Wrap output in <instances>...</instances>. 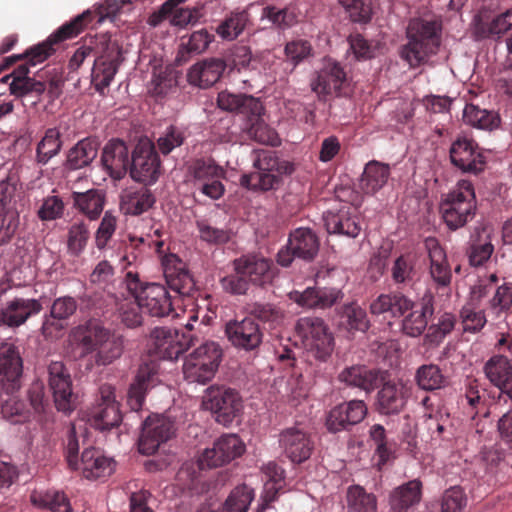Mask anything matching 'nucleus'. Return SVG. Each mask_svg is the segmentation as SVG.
<instances>
[{"instance_id": "c85d7f7f", "label": "nucleus", "mask_w": 512, "mask_h": 512, "mask_svg": "<svg viewBox=\"0 0 512 512\" xmlns=\"http://www.w3.org/2000/svg\"><path fill=\"white\" fill-rule=\"evenodd\" d=\"M387 377V372L380 369L368 368L365 365H352L344 368L338 374V380L349 387L359 388L371 393Z\"/></svg>"}, {"instance_id": "f257e3e1", "label": "nucleus", "mask_w": 512, "mask_h": 512, "mask_svg": "<svg viewBox=\"0 0 512 512\" xmlns=\"http://www.w3.org/2000/svg\"><path fill=\"white\" fill-rule=\"evenodd\" d=\"M442 29V20L436 16L410 19L407 42L399 49L400 58L413 69L427 64L440 50Z\"/></svg>"}, {"instance_id": "a18cd8bd", "label": "nucleus", "mask_w": 512, "mask_h": 512, "mask_svg": "<svg viewBox=\"0 0 512 512\" xmlns=\"http://www.w3.org/2000/svg\"><path fill=\"white\" fill-rule=\"evenodd\" d=\"M72 199L74 207L91 220L98 218L103 211L105 198L100 190L91 189L86 192H73Z\"/></svg>"}, {"instance_id": "f8f14e48", "label": "nucleus", "mask_w": 512, "mask_h": 512, "mask_svg": "<svg viewBox=\"0 0 512 512\" xmlns=\"http://www.w3.org/2000/svg\"><path fill=\"white\" fill-rule=\"evenodd\" d=\"M122 420L119 402L116 400L115 388L103 384L99 388V397L89 414V422L94 428L104 431L117 427Z\"/></svg>"}, {"instance_id": "69168bd1", "label": "nucleus", "mask_w": 512, "mask_h": 512, "mask_svg": "<svg viewBox=\"0 0 512 512\" xmlns=\"http://www.w3.org/2000/svg\"><path fill=\"white\" fill-rule=\"evenodd\" d=\"M32 502L51 512H71V505L63 492L47 491L39 496H32Z\"/></svg>"}, {"instance_id": "c03bdc74", "label": "nucleus", "mask_w": 512, "mask_h": 512, "mask_svg": "<svg viewBox=\"0 0 512 512\" xmlns=\"http://www.w3.org/2000/svg\"><path fill=\"white\" fill-rule=\"evenodd\" d=\"M249 21L250 14L247 9H235L218 25L216 33L223 40H235L242 34Z\"/></svg>"}, {"instance_id": "774afa93", "label": "nucleus", "mask_w": 512, "mask_h": 512, "mask_svg": "<svg viewBox=\"0 0 512 512\" xmlns=\"http://www.w3.org/2000/svg\"><path fill=\"white\" fill-rule=\"evenodd\" d=\"M245 312L262 322L271 324L279 323L282 320V312L270 303L252 302L247 303Z\"/></svg>"}, {"instance_id": "09e8293b", "label": "nucleus", "mask_w": 512, "mask_h": 512, "mask_svg": "<svg viewBox=\"0 0 512 512\" xmlns=\"http://www.w3.org/2000/svg\"><path fill=\"white\" fill-rule=\"evenodd\" d=\"M463 120L473 127L492 130L499 126L500 118L497 113L481 109L474 104H466L463 111Z\"/></svg>"}, {"instance_id": "680f3d73", "label": "nucleus", "mask_w": 512, "mask_h": 512, "mask_svg": "<svg viewBox=\"0 0 512 512\" xmlns=\"http://www.w3.org/2000/svg\"><path fill=\"white\" fill-rule=\"evenodd\" d=\"M460 319L465 332H480L487 323L485 311L476 303L468 302L460 311Z\"/></svg>"}, {"instance_id": "dca6fc26", "label": "nucleus", "mask_w": 512, "mask_h": 512, "mask_svg": "<svg viewBox=\"0 0 512 512\" xmlns=\"http://www.w3.org/2000/svg\"><path fill=\"white\" fill-rule=\"evenodd\" d=\"M297 333L311 348L317 351L318 358L324 360L333 350V337L324 321L318 317H302L296 323Z\"/></svg>"}, {"instance_id": "bb28decb", "label": "nucleus", "mask_w": 512, "mask_h": 512, "mask_svg": "<svg viewBox=\"0 0 512 512\" xmlns=\"http://www.w3.org/2000/svg\"><path fill=\"white\" fill-rule=\"evenodd\" d=\"M23 361L18 348L9 342L0 343V384L2 389L20 388Z\"/></svg>"}, {"instance_id": "bf43d9fd", "label": "nucleus", "mask_w": 512, "mask_h": 512, "mask_svg": "<svg viewBox=\"0 0 512 512\" xmlns=\"http://www.w3.org/2000/svg\"><path fill=\"white\" fill-rule=\"evenodd\" d=\"M416 259L412 254L406 253L397 257L391 267V278L396 285L409 284L416 274Z\"/></svg>"}, {"instance_id": "4468645a", "label": "nucleus", "mask_w": 512, "mask_h": 512, "mask_svg": "<svg viewBox=\"0 0 512 512\" xmlns=\"http://www.w3.org/2000/svg\"><path fill=\"white\" fill-rule=\"evenodd\" d=\"M244 451V443L237 435L226 434L215 441L212 448L204 450L199 459V466L201 469L216 468L241 456Z\"/></svg>"}, {"instance_id": "ea45409f", "label": "nucleus", "mask_w": 512, "mask_h": 512, "mask_svg": "<svg viewBox=\"0 0 512 512\" xmlns=\"http://www.w3.org/2000/svg\"><path fill=\"white\" fill-rule=\"evenodd\" d=\"M390 166L377 160L369 161L359 181L361 191L366 195H374L388 182Z\"/></svg>"}, {"instance_id": "2eb2a0df", "label": "nucleus", "mask_w": 512, "mask_h": 512, "mask_svg": "<svg viewBox=\"0 0 512 512\" xmlns=\"http://www.w3.org/2000/svg\"><path fill=\"white\" fill-rule=\"evenodd\" d=\"M483 372L489 382L499 389L494 408L512 398V364L504 355H494L484 364Z\"/></svg>"}, {"instance_id": "338daca9", "label": "nucleus", "mask_w": 512, "mask_h": 512, "mask_svg": "<svg viewBox=\"0 0 512 512\" xmlns=\"http://www.w3.org/2000/svg\"><path fill=\"white\" fill-rule=\"evenodd\" d=\"M253 500V492L246 485L238 486L226 499L222 512H247Z\"/></svg>"}, {"instance_id": "864d4df0", "label": "nucleus", "mask_w": 512, "mask_h": 512, "mask_svg": "<svg viewBox=\"0 0 512 512\" xmlns=\"http://www.w3.org/2000/svg\"><path fill=\"white\" fill-rule=\"evenodd\" d=\"M346 499L348 512H377L376 497L359 485L348 488Z\"/></svg>"}, {"instance_id": "052dcab7", "label": "nucleus", "mask_w": 512, "mask_h": 512, "mask_svg": "<svg viewBox=\"0 0 512 512\" xmlns=\"http://www.w3.org/2000/svg\"><path fill=\"white\" fill-rule=\"evenodd\" d=\"M199 238L210 245H224L232 238V232L227 228L213 226L207 219L196 220Z\"/></svg>"}, {"instance_id": "4c0bfd02", "label": "nucleus", "mask_w": 512, "mask_h": 512, "mask_svg": "<svg viewBox=\"0 0 512 512\" xmlns=\"http://www.w3.org/2000/svg\"><path fill=\"white\" fill-rule=\"evenodd\" d=\"M29 66L30 65L26 61L25 63L20 64L11 75H7L3 78V81L5 82L12 79L9 83L11 94L17 97H22L28 94L39 96L46 91V85L43 81L29 77Z\"/></svg>"}, {"instance_id": "473e14b6", "label": "nucleus", "mask_w": 512, "mask_h": 512, "mask_svg": "<svg viewBox=\"0 0 512 512\" xmlns=\"http://www.w3.org/2000/svg\"><path fill=\"white\" fill-rule=\"evenodd\" d=\"M411 307L410 299L400 292L380 294L369 306L373 316L382 317L383 320L400 318Z\"/></svg>"}, {"instance_id": "b1692460", "label": "nucleus", "mask_w": 512, "mask_h": 512, "mask_svg": "<svg viewBox=\"0 0 512 512\" xmlns=\"http://www.w3.org/2000/svg\"><path fill=\"white\" fill-rule=\"evenodd\" d=\"M324 225L329 234L355 238L361 231L360 213L354 206L341 205L323 215Z\"/></svg>"}, {"instance_id": "8fccbe9b", "label": "nucleus", "mask_w": 512, "mask_h": 512, "mask_svg": "<svg viewBox=\"0 0 512 512\" xmlns=\"http://www.w3.org/2000/svg\"><path fill=\"white\" fill-rule=\"evenodd\" d=\"M94 16L95 14L90 10H86L82 14L77 15L75 18L69 22L64 23L56 31H54L49 36L51 41H53L55 44H58L78 36L85 29V27L93 21Z\"/></svg>"}, {"instance_id": "2f4dec72", "label": "nucleus", "mask_w": 512, "mask_h": 512, "mask_svg": "<svg viewBox=\"0 0 512 512\" xmlns=\"http://www.w3.org/2000/svg\"><path fill=\"white\" fill-rule=\"evenodd\" d=\"M42 308L37 299L14 298L0 309V326L19 327L31 316L39 314Z\"/></svg>"}, {"instance_id": "6e6552de", "label": "nucleus", "mask_w": 512, "mask_h": 512, "mask_svg": "<svg viewBox=\"0 0 512 512\" xmlns=\"http://www.w3.org/2000/svg\"><path fill=\"white\" fill-rule=\"evenodd\" d=\"M202 405L215 414L216 421L230 424L242 410V399L239 393L225 386H210L203 396Z\"/></svg>"}, {"instance_id": "37998d69", "label": "nucleus", "mask_w": 512, "mask_h": 512, "mask_svg": "<svg viewBox=\"0 0 512 512\" xmlns=\"http://www.w3.org/2000/svg\"><path fill=\"white\" fill-rule=\"evenodd\" d=\"M98 154V142L92 138L80 140L67 155L66 167L71 170L88 166Z\"/></svg>"}, {"instance_id": "603ef678", "label": "nucleus", "mask_w": 512, "mask_h": 512, "mask_svg": "<svg viewBox=\"0 0 512 512\" xmlns=\"http://www.w3.org/2000/svg\"><path fill=\"white\" fill-rule=\"evenodd\" d=\"M341 325L348 330L365 332L369 328L366 311L356 302L344 304L338 311Z\"/></svg>"}, {"instance_id": "393cba45", "label": "nucleus", "mask_w": 512, "mask_h": 512, "mask_svg": "<svg viewBox=\"0 0 512 512\" xmlns=\"http://www.w3.org/2000/svg\"><path fill=\"white\" fill-rule=\"evenodd\" d=\"M377 392L375 409L381 415H397L403 411L409 398V388L402 382L386 381Z\"/></svg>"}, {"instance_id": "3c124183", "label": "nucleus", "mask_w": 512, "mask_h": 512, "mask_svg": "<svg viewBox=\"0 0 512 512\" xmlns=\"http://www.w3.org/2000/svg\"><path fill=\"white\" fill-rule=\"evenodd\" d=\"M242 131L248 139L260 144L270 146H278L280 144L277 132L264 122L262 116L258 117L257 120L243 123Z\"/></svg>"}, {"instance_id": "412c9836", "label": "nucleus", "mask_w": 512, "mask_h": 512, "mask_svg": "<svg viewBox=\"0 0 512 512\" xmlns=\"http://www.w3.org/2000/svg\"><path fill=\"white\" fill-rule=\"evenodd\" d=\"M279 445L285 456L293 463H303L314 449L311 435L299 426L284 429L279 435Z\"/></svg>"}, {"instance_id": "13d9d810", "label": "nucleus", "mask_w": 512, "mask_h": 512, "mask_svg": "<svg viewBox=\"0 0 512 512\" xmlns=\"http://www.w3.org/2000/svg\"><path fill=\"white\" fill-rule=\"evenodd\" d=\"M213 36L205 29L193 32L186 43H182L176 61L186 62L191 54L204 52L212 42Z\"/></svg>"}, {"instance_id": "ddd939ff", "label": "nucleus", "mask_w": 512, "mask_h": 512, "mask_svg": "<svg viewBox=\"0 0 512 512\" xmlns=\"http://www.w3.org/2000/svg\"><path fill=\"white\" fill-rule=\"evenodd\" d=\"M154 353L162 359L176 360L190 346L194 345V335L179 333L165 327H157L151 332Z\"/></svg>"}, {"instance_id": "a211bd4d", "label": "nucleus", "mask_w": 512, "mask_h": 512, "mask_svg": "<svg viewBox=\"0 0 512 512\" xmlns=\"http://www.w3.org/2000/svg\"><path fill=\"white\" fill-rule=\"evenodd\" d=\"M451 163L465 173L478 174L486 165L485 157L478 144L468 138L456 139L450 147Z\"/></svg>"}, {"instance_id": "6ab92c4d", "label": "nucleus", "mask_w": 512, "mask_h": 512, "mask_svg": "<svg viewBox=\"0 0 512 512\" xmlns=\"http://www.w3.org/2000/svg\"><path fill=\"white\" fill-rule=\"evenodd\" d=\"M158 372L159 364L155 360L144 361L139 365L127 394V403L133 411L142 408L147 393L158 385Z\"/></svg>"}, {"instance_id": "9b49d317", "label": "nucleus", "mask_w": 512, "mask_h": 512, "mask_svg": "<svg viewBox=\"0 0 512 512\" xmlns=\"http://www.w3.org/2000/svg\"><path fill=\"white\" fill-rule=\"evenodd\" d=\"M48 384L58 411L70 414L78 404V396L73 392L72 379L61 361H53L48 366Z\"/></svg>"}, {"instance_id": "c9c22d12", "label": "nucleus", "mask_w": 512, "mask_h": 512, "mask_svg": "<svg viewBox=\"0 0 512 512\" xmlns=\"http://www.w3.org/2000/svg\"><path fill=\"white\" fill-rule=\"evenodd\" d=\"M226 68L223 59L209 58L194 64L187 73L188 82L200 88L214 85Z\"/></svg>"}, {"instance_id": "4be33fe9", "label": "nucleus", "mask_w": 512, "mask_h": 512, "mask_svg": "<svg viewBox=\"0 0 512 512\" xmlns=\"http://www.w3.org/2000/svg\"><path fill=\"white\" fill-rule=\"evenodd\" d=\"M225 333L230 343L244 351L256 350L263 340V332L252 318L245 317L241 321H229Z\"/></svg>"}, {"instance_id": "4d7b16f0", "label": "nucleus", "mask_w": 512, "mask_h": 512, "mask_svg": "<svg viewBox=\"0 0 512 512\" xmlns=\"http://www.w3.org/2000/svg\"><path fill=\"white\" fill-rule=\"evenodd\" d=\"M415 381L422 390L433 391L445 386L446 377L438 365L424 364L417 369Z\"/></svg>"}, {"instance_id": "7c9ffc66", "label": "nucleus", "mask_w": 512, "mask_h": 512, "mask_svg": "<svg viewBox=\"0 0 512 512\" xmlns=\"http://www.w3.org/2000/svg\"><path fill=\"white\" fill-rule=\"evenodd\" d=\"M411 307L402 319V331L410 337L420 336L427 328L428 321L434 313L433 297L425 296L418 303L410 300Z\"/></svg>"}, {"instance_id": "e433bc0d", "label": "nucleus", "mask_w": 512, "mask_h": 512, "mask_svg": "<svg viewBox=\"0 0 512 512\" xmlns=\"http://www.w3.org/2000/svg\"><path fill=\"white\" fill-rule=\"evenodd\" d=\"M156 199L146 186L129 187L122 191L120 209L126 215L138 216L149 210Z\"/></svg>"}, {"instance_id": "6e6d98bb", "label": "nucleus", "mask_w": 512, "mask_h": 512, "mask_svg": "<svg viewBox=\"0 0 512 512\" xmlns=\"http://www.w3.org/2000/svg\"><path fill=\"white\" fill-rule=\"evenodd\" d=\"M266 477L264 486L265 502H272L276 499L278 492L283 488L285 482V470L276 462H268L262 467Z\"/></svg>"}, {"instance_id": "423d86ee", "label": "nucleus", "mask_w": 512, "mask_h": 512, "mask_svg": "<svg viewBox=\"0 0 512 512\" xmlns=\"http://www.w3.org/2000/svg\"><path fill=\"white\" fill-rule=\"evenodd\" d=\"M124 283L131 297L139 302L142 312L164 317L173 311L172 298L165 286L158 283L143 286L138 274L132 271L126 273Z\"/></svg>"}, {"instance_id": "f3484780", "label": "nucleus", "mask_w": 512, "mask_h": 512, "mask_svg": "<svg viewBox=\"0 0 512 512\" xmlns=\"http://www.w3.org/2000/svg\"><path fill=\"white\" fill-rule=\"evenodd\" d=\"M174 434V424L159 415L149 416L142 425L138 450L143 455L154 454L159 446Z\"/></svg>"}, {"instance_id": "7ed1b4c3", "label": "nucleus", "mask_w": 512, "mask_h": 512, "mask_svg": "<svg viewBox=\"0 0 512 512\" xmlns=\"http://www.w3.org/2000/svg\"><path fill=\"white\" fill-rule=\"evenodd\" d=\"M73 340L81 349V356L95 352V363L106 366L118 359L123 352V341L96 320H89L72 330Z\"/></svg>"}, {"instance_id": "e2e57ef3", "label": "nucleus", "mask_w": 512, "mask_h": 512, "mask_svg": "<svg viewBox=\"0 0 512 512\" xmlns=\"http://www.w3.org/2000/svg\"><path fill=\"white\" fill-rule=\"evenodd\" d=\"M369 435L376 445L375 455L378 457L377 465L379 467L385 465L393 456V448L388 443L386 430L381 424L371 426Z\"/></svg>"}, {"instance_id": "5fc2aeb1", "label": "nucleus", "mask_w": 512, "mask_h": 512, "mask_svg": "<svg viewBox=\"0 0 512 512\" xmlns=\"http://www.w3.org/2000/svg\"><path fill=\"white\" fill-rule=\"evenodd\" d=\"M5 390L0 404L3 418L12 424L25 422L29 418V411L25 403L13 395L15 391Z\"/></svg>"}, {"instance_id": "cd10ccee", "label": "nucleus", "mask_w": 512, "mask_h": 512, "mask_svg": "<svg viewBox=\"0 0 512 512\" xmlns=\"http://www.w3.org/2000/svg\"><path fill=\"white\" fill-rule=\"evenodd\" d=\"M273 263L260 255H243L233 261L234 271H239L249 280V283L255 286H264L271 283L274 272Z\"/></svg>"}, {"instance_id": "58836bf2", "label": "nucleus", "mask_w": 512, "mask_h": 512, "mask_svg": "<svg viewBox=\"0 0 512 512\" xmlns=\"http://www.w3.org/2000/svg\"><path fill=\"white\" fill-rule=\"evenodd\" d=\"M80 465L86 478L96 479L111 475L115 462L104 456L100 450L91 447L82 452Z\"/></svg>"}, {"instance_id": "49530a36", "label": "nucleus", "mask_w": 512, "mask_h": 512, "mask_svg": "<svg viewBox=\"0 0 512 512\" xmlns=\"http://www.w3.org/2000/svg\"><path fill=\"white\" fill-rule=\"evenodd\" d=\"M61 136V132L57 128H48L45 131L36 146L35 161L37 164L44 166L60 153L63 145Z\"/></svg>"}, {"instance_id": "72a5a7b5", "label": "nucleus", "mask_w": 512, "mask_h": 512, "mask_svg": "<svg viewBox=\"0 0 512 512\" xmlns=\"http://www.w3.org/2000/svg\"><path fill=\"white\" fill-rule=\"evenodd\" d=\"M346 82V73L339 63L327 61L312 81L314 92L322 95L340 94Z\"/></svg>"}, {"instance_id": "aec40b11", "label": "nucleus", "mask_w": 512, "mask_h": 512, "mask_svg": "<svg viewBox=\"0 0 512 512\" xmlns=\"http://www.w3.org/2000/svg\"><path fill=\"white\" fill-rule=\"evenodd\" d=\"M162 267L166 284L172 291L183 297L193 295L196 284L185 262L175 254H168L162 258Z\"/></svg>"}, {"instance_id": "0e129e2a", "label": "nucleus", "mask_w": 512, "mask_h": 512, "mask_svg": "<svg viewBox=\"0 0 512 512\" xmlns=\"http://www.w3.org/2000/svg\"><path fill=\"white\" fill-rule=\"evenodd\" d=\"M262 18H267L279 29H288L297 23V15L291 7L277 8L268 5L262 10Z\"/></svg>"}, {"instance_id": "1a4fd4ad", "label": "nucleus", "mask_w": 512, "mask_h": 512, "mask_svg": "<svg viewBox=\"0 0 512 512\" xmlns=\"http://www.w3.org/2000/svg\"><path fill=\"white\" fill-rule=\"evenodd\" d=\"M161 162L154 144L147 138L140 139L130 159L129 174L144 185L155 183L160 175Z\"/></svg>"}, {"instance_id": "9d476101", "label": "nucleus", "mask_w": 512, "mask_h": 512, "mask_svg": "<svg viewBox=\"0 0 512 512\" xmlns=\"http://www.w3.org/2000/svg\"><path fill=\"white\" fill-rule=\"evenodd\" d=\"M319 239L315 232L306 227L293 230L286 247L277 254V262L283 267H288L295 257L305 261H312L319 251Z\"/></svg>"}, {"instance_id": "c756f323", "label": "nucleus", "mask_w": 512, "mask_h": 512, "mask_svg": "<svg viewBox=\"0 0 512 512\" xmlns=\"http://www.w3.org/2000/svg\"><path fill=\"white\" fill-rule=\"evenodd\" d=\"M101 163L110 177L116 180L122 179L130 164L129 150L125 142L120 139L108 141L101 154Z\"/></svg>"}, {"instance_id": "39448f33", "label": "nucleus", "mask_w": 512, "mask_h": 512, "mask_svg": "<svg viewBox=\"0 0 512 512\" xmlns=\"http://www.w3.org/2000/svg\"><path fill=\"white\" fill-rule=\"evenodd\" d=\"M439 208L442 219L450 230L464 227L476 214L473 184L468 180L459 181L453 190L443 196Z\"/></svg>"}, {"instance_id": "5701e85b", "label": "nucleus", "mask_w": 512, "mask_h": 512, "mask_svg": "<svg viewBox=\"0 0 512 512\" xmlns=\"http://www.w3.org/2000/svg\"><path fill=\"white\" fill-rule=\"evenodd\" d=\"M367 415V406L362 400H351L332 408L326 417V427L329 432L337 433L349 430L360 423Z\"/></svg>"}, {"instance_id": "de8ad7c7", "label": "nucleus", "mask_w": 512, "mask_h": 512, "mask_svg": "<svg viewBox=\"0 0 512 512\" xmlns=\"http://www.w3.org/2000/svg\"><path fill=\"white\" fill-rule=\"evenodd\" d=\"M54 45L55 43L51 41L50 37H48L47 40L30 47L23 54L5 58V65L3 67L11 66L19 60L27 61L30 66L40 64L55 52Z\"/></svg>"}, {"instance_id": "f704fd0d", "label": "nucleus", "mask_w": 512, "mask_h": 512, "mask_svg": "<svg viewBox=\"0 0 512 512\" xmlns=\"http://www.w3.org/2000/svg\"><path fill=\"white\" fill-rule=\"evenodd\" d=\"M430 260L429 273L438 287H448L452 280V271L445 250L435 238L426 240Z\"/></svg>"}, {"instance_id": "0eeeda50", "label": "nucleus", "mask_w": 512, "mask_h": 512, "mask_svg": "<svg viewBox=\"0 0 512 512\" xmlns=\"http://www.w3.org/2000/svg\"><path fill=\"white\" fill-rule=\"evenodd\" d=\"M221 359L222 349L216 342L203 343L185 358V379L190 383L206 384L214 377Z\"/></svg>"}, {"instance_id": "79ce46f5", "label": "nucleus", "mask_w": 512, "mask_h": 512, "mask_svg": "<svg viewBox=\"0 0 512 512\" xmlns=\"http://www.w3.org/2000/svg\"><path fill=\"white\" fill-rule=\"evenodd\" d=\"M188 174L196 187L215 178H226V170L211 157L193 160L188 166Z\"/></svg>"}, {"instance_id": "f03ea898", "label": "nucleus", "mask_w": 512, "mask_h": 512, "mask_svg": "<svg viewBox=\"0 0 512 512\" xmlns=\"http://www.w3.org/2000/svg\"><path fill=\"white\" fill-rule=\"evenodd\" d=\"M88 57H95L92 82L98 91H102L110 86L123 60L121 48L117 42L111 41L105 35L97 36L89 44L85 43L76 49L69 60V69L78 70Z\"/></svg>"}, {"instance_id": "a19ab883", "label": "nucleus", "mask_w": 512, "mask_h": 512, "mask_svg": "<svg viewBox=\"0 0 512 512\" xmlns=\"http://www.w3.org/2000/svg\"><path fill=\"white\" fill-rule=\"evenodd\" d=\"M422 496V483L411 480L397 487L390 495V506L393 512H409L419 504Z\"/></svg>"}, {"instance_id": "a878e982", "label": "nucleus", "mask_w": 512, "mask_h": 512, "mask_svg": "<svg viewBox=\"0 0 512 512\" xmlns=\"http://www.w3.org/2000/svg\"><path fill=\"white\" fill-rule=\"evenodd\" d=\"M289 299L300 307L308 309H327L341 301L344 293L335 287H307L304 291H291Z\"/></svg>"}, {"instance_id": "20e7f679", "label": "nucleus", "mask_w": 512, "mask_h": 512, "mask_svg": "<svg viewBox=\"0 0 512 512\" xmlns=\"http://www.w3.org/2000/svg\"><path fill=\"white\" fill-rule=\"evenodd\" d=\"M253 160L254 172L244 174L240 178V184L253 191H268L274 189L281 181L283 175L294 172L291 162L280 159L275 152L269 150L256 151Z\"/></svg>"}]
</instances>
